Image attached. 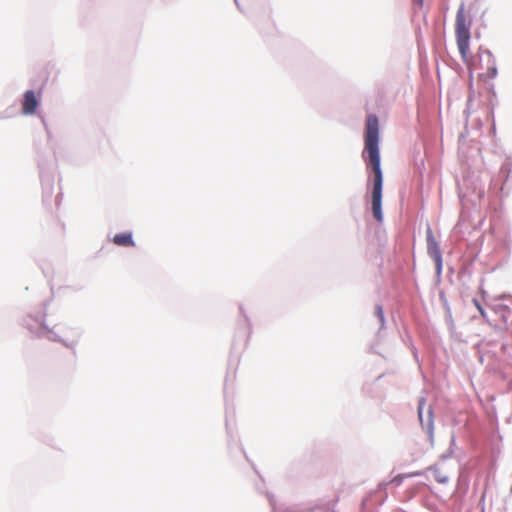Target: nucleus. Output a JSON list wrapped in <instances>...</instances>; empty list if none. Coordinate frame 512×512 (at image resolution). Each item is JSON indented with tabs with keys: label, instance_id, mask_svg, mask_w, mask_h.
Listing matches in <instances>:
<instances>
[{
	"label": "nucleus",
	"instance_id": "1",
	"mask_svg": "<svg viewBox=\"0 0 512 512\" xmlns=\"http://www.w3.org/2000/svg\"><path fill=\"white\" fill-rule=\"evenodd\" d=\"M363 158L373 174L371 191L372 214L378 222H381L383 220V174L379 152V121L376 115H369L366 120Z\"/></svg>",
	"mask_w": 512,
	"mask_h": 512
},
{
	"label": "nucleus",
	"instance_id": "2",
	"mask_svg": "<svg viewBox=\"0 0 512 512\" xmlns=\"http://www.w3.org/2000/svg\"><path fill=\"white\" fill-rule=\"evenodd\" d=\"M455 36L461 58L470 72L481 69L485 70L479 74L481 78L495 77L497 69L494 57L489 50L480 48L476 57L470 54V22L467 20L464 4L459 6L456 14Z\"/></svg>",
	"mask_w": 512,
	"mask_h": 512
},
{
	"label": "nucleus",
	"instance_id": "3",
	"mask_svg": "<svg viewBox=\"0 0 512 512\" xmlns=\"http://www.w3.org/2000/svg\"><path fill=\"white\" fill-rule=\"evenodd\" d=\"M427 252L429 256L434 260L437 269L440 270L442 266V254L439 248V245L434 238L433 232L431 229L427 230Z\"/></svg>",
	"mask_w": 512,
	"mask_h": 512
},
{
	"label": "nucleus",
	"instance_id": "4",
	"mask_svg": "<svg viewBox=\"0 0 512 512\" xmlns=\"http://www.w3.org/2000/svg\"><path fill=\"white\" fill-rule=\"evenodd\" d=\"M39 105V101L32 90H28L24 93V98L22 102V113L25 115L34 114L37 107Z\"/></svg>",
	"mask_w": 512,
	"mask_h": 512
},
{
	"label": "nucleus",
	"instance_id": "5",
	"mask_svg": "<svg viewBox=\"0 0 512 512\" xmlns=\"http://www.w3.org/2000/svg\"><path fill=\"white\" fill-rule=\"evenodd\" d=\"M113 243L117 246H123V247L135 246V243L132 239V233H130V232L116 234L113 237Z\"/></svg>",
	"mask_w": 512,
	"mask_h": 512
},
{
	"label": "nucleus",
	"instance_id": "6",
	"mask_svg": "<svg viewBox=\"0 0 512 512\" xmlns=\"http://www.w3.org/2000/svg\"><path fill=\"white\" fill-rule=\"evenodd\" d=\"M473 303L474 305L476 306V308L478 309V311L480 312L481 316L483 318L486 317V314H485V311L484 309L482 308L481 304L479 303V301L477 299H473Z\"/></svg>",
	"mask_w": 512,
	"mask_h": 512
},
{
	"label": "nucleus",
	"instance_id": "7",
	"mask_svg": "<svg viewBox=\"0 0 512 512\" xmlns=\"http://www.w3.org/2000/svg\"><path fill=\"white\" fill-rule=\"evenodd\" d=\"M473 303L474 305L476 306V308L478 309V311L480 312L481 316L483 318L486 317V314H485V311L484 309L482 308L481 304L479 303V301L477 299H473Z\"/></svg>",
	"mask_w": 512,
	"mask_h": 512
},
{
	"label": "nucleus",
	"instance_id": "8",
	"mask_svg": "<svg viewBox=\"0 0 512 512\" xmlns=\"http://www.w3.org/2000/svg\"><path fill=\"white\" fill-rule=\"evenodd\" d=\"M377 313L378 315L381 317V319L383 318V312H382V308L381 307H378L377 308Z\"/></svg>",
	"mask_w": 512,
	"mask_h": 512
},
{
	"label": "nucleus",
	"instance_id": "9",
	"mask_svg": "<svg viewBox=\"0 0 512 512\" xmlns=\"http://www.w3.org/2000/svg\"><path fill=\"white\" fill-rule=\"evenodd\" d=\"M415 4L419 5L420 7L423 5V0H412Z\"/></svg>",
	"mask_w": 512,
	"mask_h": 512
},
{
	"label": "nucleus",
	"instance_id": "10",
	"mask_svg": "<svg viewBox=\"0 0 512 512\" xmlns=\"http://www.w3.org/2000/svg\"><path fill=\"white\" fill-rule=\"evenodd\" d=\"M418 414H419V417L421 418V407H419Z\"/></svg>",
	"mask_w": 512,
	"mask_h": 512
}]
</instances>
